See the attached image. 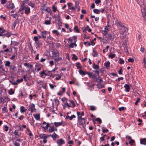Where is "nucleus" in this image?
<instances>
[{
    "mask_svg": "<svg viewBox=\"0 0 146 146\" xmlns=\"http://www.w3.org/2000/svg\"><path fill=\"white\" fill-rule=\"evenodd\" d=\"M110 62L108 61L107 62H106L104 63V65L106 68H108L110 67Z\"/></svg>",
    "mask_w": 146,
    "mask_h": 146,
    "instance_id": "obj_22",
    "label": "nucleus"
},
{
    "mask_svg": "<svg viewBox=\"0 0 146 146\" xmlns=\"http://www.w3.org/2000/svg\"><path fill=\"white\" fill-rule=\"evenodd\" d=\"M76 66L78 69H79L82 68L79 62H77L76 64Z\"/></svg>",
    "mask_w": 146,
    "mask_h": 146,
    "instance_id": "obj_23",
    "label": "nucleus"
},
{
    "mask_svg": "<svg viewBox=\"0 0 146 146\" xmlns=\"http://www.w3.org/2000/svg\"><path fill=\"white\" fill-rule=\"evenodd\" d=\"M10 90H11V91H9V94L10 95H12L14 93V91L12 90V89H11Z\"/></svg>",
    "mask_w": 146,
    "mask_h": 146,
    "instance_id": "obj_54",
    "label": "nucleus"
},
{
    "mask_svg": "<svg viewBox=\"0 0 146 146\" xmlns=\"http://www.w3.org/2000/svg\"><path fill=\"white\" fill-rule=\"evenodd\" d=\"M92 67L94 69H99V66L98 65H96L95 63H93L92 65Z\"/></svg>",
    "mask_w": 146,
    "mask_h": 146,
    "instance_id": "obj_17",
    "label": "nucleus"
},
{
    "mask_svg": "<svg viewBox=\"0 0 146 146\" xmlns=\"http://www.w3.org/2000/svg\"><path fill=\"white\" fill-rule=\"evenodd\" d=\"M79 73L81 75H85L86 74V72L83 71L81 69H80L78 70Z\"/></svg>",
    "mask_w": 146,
    "mask_h": 146,
    "instance_id": "obj_14",
    "label": "nucleus"
},
{
    "mask_svg": "<svg viewBox=\"0 0 146 146\" xmlns=\"http://www.w3.org/2000/svg\"><path fill=\"white\" fill-rule=\"evenodd\" d=\"M70 102V103L72 105V108L75 107L76 106L75 104L74 103V102L73 100H69Z\"/></svg>",
    "mask_w": 146,
    "mask_h": 146,
    "instance_id": "obj_36",
    "label": "nucleus"
},
{
    "mask_svg": "<svg viewBox=\"0 0 146 146\" xmlns=\"http://www.w3.org/2000/svg\"><path fill=\"white\" fill-rule=\"evenodd\" d=\"M57 143L58 146H60L62 145V144H64V141L62 139H58L57 141Z\"/></svg>",
    "mask_w": 146,
    "mask_h": 146,
    "instance_id": "obj_2",
    "label": "nucleus"
},
{
    "mask_svg": "<svg viewBox=\"0 0 146 146\" xmlns=\"http://www.w3.org/2000/svg\"><path fill=\"white\" fill-rule=\"evenodd\" d=\"M7 7L11 9H12L14 7V5L12 2L9 1L7 4Z\"/></svg>",
    "mask_w": 146,
    "mask_h": 146,
    "instance_id": "obj_3",
    "label": "nucleus"
},
{
    "mask_svg": "<svg viewBox=\"0 0 146 146\" xmlns=\"http://www.w3.org/2000/svg\"><path fill=\"white\" fill-rule=\"evenodd\" d=\"M119 63L121 64H123L124 63V60L121 59H120L119 60Z\"/></svg>",
    "mask_w": 146,
    "mask_h": 146,
    "instance_id": "obj_61",
    "label": "nucleus"
},
{
    "mask_svg": "<svg viewBox=\"0 0 146 146\" xmlns=\"http://www.w3.org/2000/svg\"><path fill=\"white\" fill-rule=\"evenodd\" d=\"M5 30L2 29L1 28H0V36H3V33H4Z\"/></svg>",
    "mask_w": 146,
    "mask_h": 146,
    "instance_id": "obj_16",
    "label": "nucleus"
},
{
    "mask_svg": "<svg viewBox=\"0 0 146 146\" xmlns=\"http://www.w3.org/2000/svg\"><path fill=\"white\" fill-rule=\"evenodd\" d=\"M25 8V7L23 5L21 6V8L20 9L19 11H21L24 9Z\"/></svg>",
    "mask_w": 146,
    "mask_h": 146,
    "instance_id": "obj_59",
    "label": "nucleus"
},
{
    "mask_svg": "<svg viewBox=\"0 0 146 146\" xmlns=\"http://www.w3.org/2000/svg\"><path fill=\"white\" fill-rule=\"evenodd\" d=\"M103 80L99 76L98 78H96V81L98 82L101 83V82H103Z\"/></svg>",
    "mask_w": 146,
    "mask_h": 146,
    "instance_id": "obj_21",
    "label": "nucleus"
},
{
    "mask_svg": "<svg viewBox=\"0 0 146 146\" xmlns=\"http://www.w3.org/2000/svg\"><path fill=\"white\" fill-rule=\"evenodd\" d=\"M124 88L126 92H129L130 88L128 84H125L124 85Z\"/></svg>",
    "mask_w": 146,
    "mask_h": 146,
    "instance_id": "obj_5",
    "label": "nucleus"
},
{
    "mask_svg": "<svg viewBox=\"0 0 146 146\" xmlns=\"http://www.w3.org/2000/svg\"><path fill=\"white\" fill-rule=\"evenodd\" d=\"M40 75H41L40 77H42L43 75H47V74L44 72V71H42L40 73Z\"/></svg>",
    "mask_w": 146,
    "mask_h": 146,
    "instance_id": "obj_37",
    "label": "nucleus"
},
{
    "mask_svg": "<svg viewBox=\"0 0 146 146\" xmlns=\"http://www.w3.org/2000/svg\"><path fill=\"white\" fill-rule=\"evenodd\" d=\"M39 137L40 139H43L47 138L46 135L45 134H40L39 135Z\"/></svg>",
    "mask_w": 146,
    "mask_h": 146,
    "instance_id": "obj_8",
    "label": "nucleus"
},
{
    "mask_svg": "<svg viewBox=\"0 0 146 146\" xmlns=\"http://www.w3.org/2000/svg\"><path fill=\"white\" fill-rule=\"evenodd\" d=\"M108 35L109 36L108 38L110 39L112 41L114 40V36L113 35L110 33H108Z\"/></svg>",
    "mask_w": 146,
    "mask_h": 146,
    "instance_id": "obj_11",
    "label": "nucleus"
},
{
    "mask_svg": "<svg viewBox=\"0 0 146 146\" xmlns=\"http://www.w3.org/2000/svg\"><path fill=\"white\" fill-rule=\"evenodd\" d=\"M52 9H53V11L54 12H55L57 10V8L54 6H53Z\"/></svg>",
    "mask_w": 146,
    "mask_h": 146,
    "instance_id": "obj_53",
    "label": "nucleus"
},
{
    "mask_svg": "<svg viewBox=\"0 0 146 146\" xmlns=\"http://www.w3.org/2000/svg\"><path fill=\"white\" fill-rule=\"evenodd\" d=\"M23 78H21L20 79H18L17 80V82L19 83H20V82H23Z\"/></svg>",
    "mask_w": 146,
    "mask_h": 146,
    "instance_id": "obj_55",
    "label": "nucleus"
},
{
    "mask_svg": "<svg viewBox=\"0 0 146 146\" xmlns=\"http://www.w3.org/2000/svg\"><path fill=\"white\" fill-rule=\"evenodd\" d=\"M29 109H31V112H33L34 111V110H35V106L34 104H31L30 106Z\"/></svg>",
    "mask_w": 146,
    "mask_h": 146,
    "instance_id": "obj_4",
    "label": "nucleus"
},
{
    "mask_svg": "<svg viewBox=\"0 0 146 146\" xmlns=\"http://www.w3.org/2000/svg\"><path fill=\"white\" fill-rule=\"evenodd\" d=\"M27 110L26 109H25L24 106H21V113H24Z\"/></svg>",
    "mask_w": 146,
    "mask_h": 146,
    "instance_id": "obj_19",
    "label": "nucleus"
},
{
    "mask_svg": "<svg viewBox=\"0 0 146 146\" xmlns=\"http://www.w3.org/2000/svg\"><path fill=\"white\" fill-rule=\"evenodd\" d=\"M54 59L55 60V62H57L60 60H61L62 59V58L61 57H57L56 58H54Z\"/></svg>",
    "mask_w": 146,
    "mask_h": 146,
    "instance_id": "obj_18",
    "label": "nucleus"
},
{
    "mask_svg": "<svg viewBox=\"0 0 146 146\" xmlns=\"http://www.w3.org/2000/svg\"><path fill=\"white\" fill-rule=\"evenodd\" d=\"M86 30L88 31L89 32H90L92 30L89 27V26L88 25H87L86 28Z\"/></svg>",
    "mask_w": 146,
    "mask_h": 146,
    "instance_id": "obj_38",
    "label": "nucleus"
},
{
    "mask_svg": "<svg viewBox=\"0 0 146 146\" xmlns=\"http://www.w3.org/2000/svg\"><path fill=\"white\" fill-rule=\"evenodd\" d=\"M30 12V9L29 7H27L25 8V13L26 14H28Z\"/></svg>",
    "mask_w": 146,
    "mask_h": 146,
    "instance_id": "obj_20",
    "label": "nucleus"
},
{
    "mask_svg": "<svg viewBox=\"0 0 146 146\" xmlns=\"http://www.w3.org/2000/svg\"><path fill=\"white\" fill-rule=\"evenodd\" d=\"M52 138H57V136H58V135L55 133H54L53 134H52Z\"/></svg>",
    "mask_w": 146,
    "mask_h": 146,
    "instance_id": "obj_29",
    "label": "nucleus"
},
{
    "mask_svg": "<svg viewBox=\"0 0 146 146\" xmlns=\"http://www.w3.org/2000/svg\"><path fill=\"white\" fill-rule=\"evenodd\" d=\"M74 30H76L77 33H79V30L78 29V27L77 26H75L74 28Z\"/></svg>",
    "mask_w": 146,
    "mask_h": 146,
    "instance_id": "obj_34",
    "label": "nucleus"
},
{
    "mask_svg": "<svg viewBox=\"0 0 146 146\" xmlns=\"http://www.w3.org/2000/svg\"><path fill=\"white\" fill-rule=\"evenodd\" d=\"M62 124V122H55L54 123V125L56 127H58L59 126L61 125Z\"/></svg>",
    "mask_w": 146,
    "mask_h": 146,
    "instance_id": "obj_15",
    "label": "nucleus"
},
{
    "mask_svg": "<svg viewBox=\"0 0 146 146\" xmlns=\"http://www.w3.org/2000/svg\"><path fill=\"white\" fill-rule=\"evenodd\" d=\"M1 3L2 4H4L6 2V0H1Z\"/></svg>",
    "mask_w": 146,
    "mask_h": 146,
    "instance_id": "obj_64",
    "label": "nucleus"
},
{
    "mask_svg": "<svg viewBox=\"0 0 146 146\" xmlns=\"http://www.w3.org/2000/svg\"><path fill=\"white\" fill-rule=\"evenodd\" d=\"M103 35L106 36L108 34V31H106V30H105V31H103Z\"/></svg>",
    "mask_w": 146,
    "mask_h": 146,
    "instance_id": "obj_40",
    "label": "nucleus"
},
{
    "mask_svg": "<svg viewBox=\"0 0 146 146\" xmlns=\"http://www.w3.org/2000/svg\"><path fill=\"white\" fill-rule=\"evenodd\" d=\"M11 35L10 33H7L6 34H3V36H4V37H9L11 36Z\"/></svg>",
    "mask_w": 146,
    "mask_h": 146,
    "instance_id": "obj_25",
    "label": "nucleus"
},
{
    "mask_svg": "<svg viewBox=\"0 0 146 146\" xmlns=\"http://www.w3.org/2000/svg\"><path fill=\"white\" fill-rule=\"evenodd\" d=\"M140 99L139 98H137V100L135 102V105H137L138 102H139V101Z\"/></svg>",
    "mask_w": 146,
    "mask_h": 146,
    "instance_id": "obj_62",
    "label": "nucleus"
},
{
    "mask_svg": "<svg viewBox=\"0 0 146 146\" xmlns=\"http://www.w3.org/2000/svg\"><path fill=\"white\" fill-rule=\"evenodd\" d=\"M4 127L5 129H4V130L6 131H7L8 130L9 127L7 125L4 126Z\"/></svg>",
    "mask_w": 146,
    "mask_h": 146,
    "instance_id": "obj_58",
    "label": "nucleus"
},
{
    "mask_svg": "<svg viewBox=\"0 0 146 146\" xmlns=\"http://www.w3.org/2000/svg\"><path fill=\"white\" fill-rule=\"evenodd\" d=\"M51 19L49 21L45 20V24L46 25H48L50 23Z\"/></svg>",
    "mask_w": 146,
    "mask_h": 146,
    "instance_id": "obj_31",
    "label": "nucleus"
},
{
    "mask_svg": "<svg viewBox=\"0 0 146 146\" xmlns=\"http://www.w3.org/2000/svg\"><path fill=\"white\" fill-rule=\"evenodd\" d=\"M34 40L35 41V42H38V37L37 36H35L34 37Z\"/></svg>",
    "mask_w": 146,
    "mask_h": 146,
    "instance_id": "obj_41",
    "label": "nucleus"
},
{
    "mask_svg": "<svg viewBox=\"0 0 146 146\" xmlns=\"http://www.w3.org/2000/svg\"><path fill=\"white\" fill-rule=\"evenodd\" d=\"M102 130L103 132L104 133L105 132H108L109 131V130L108 129H102Z\"/></svg>",
    "mask_w": 146,
    "mask_h": 146,
    "instance_id": "obj_63",
    "label": "nucleus"
},
{
    "mask_svg": "<svg viewBox=\"0 0 146 146\" xmlns=\"http://www.w3.org/2000/svg\"><path fill=\"white\" fill-rule=\"evenodd\" d=\"M24 65L25 66L30 68L31 69H32L33 67V65L30 64L29 63H25L24 64Z\"/></svg>",
    "mask_w": 146,
    "mask_h": 146,
    "instance_id": "obj_6",
    "label": "nucleus"
},
{
    "mask_svg": "<svg viewBox=\"0 0 146 146\" xmlns=\"http://www.w3.org/2000/svg\"><path fill=\"white\" fill-rule=\"evenodd\" d=\"M116 24L117 25L121 26V27H124V25H123L122 23H120L118 21L117 22Z\"/></svg>",
    "mask_w": 146,
    "mask_h": 146,
    "instance_id": "obj_26",
    "label": "nucleus"
},
{
    "mask_svg": "<svg viewBox=\"0 0 146 146\" xmlns=\"http://www.w3.org/2000/svg\"><path fill=\"white\" fill-rule=\"evenodd\" d=\"M33 116L36 120H40V114H36L34 115Z\"/></svg>",
    "mask_w": 146,
    "mask_h": 146,
    "instance_id": "obj_10",
    "label": "nucleus"
},
{
    "mask_svg": "<svg viewBox=\"0 0 146 146\" xmlns=\"http://www.w3.org/2000/svg\"><path fill=\"white\" fill-rule=\"evenodd\" d=\"M17 23L18 22L17 21H15V22H14L13 23V27H14V28H15V27L16 26V25L17 24Z\"/></svg>",
    "mask_w": 146,
    "mask_h": 146,
    "instance_id": "obj_60",
    "label": "nucleus"
},
{
    "mask_svg": "<svg viewBox=\"0 0 146 146\" xmlns=\"http://www.w3.org/2000/svg\"><path fill=\"white\" fill-rule=\"evenodd\" d=\"M78 121L79 122V124L80 125H83L85 123V121H84L82 119H80Z\"/></svg>",
    "mask_w": 146,
    "mask_h": 146,
    "instance_id": "obj_13",
    "label": "nucleus"
},
{
    "mask_svg": "<svg viewBox=\"0 0 146 146\" xmlns=\"http://www.w3.org/2000/svg\"><path fill=\"white\" fill-rule=\"evenodd\" d=\"M93 12L96 14H99L100 12V10L97 9H94L93 10Z\"/></svg>",
    "mask_w": 146,
    "mask_h": 146,
    "instance_id": "obj_24",
    "label": "nucleus"
},
{
    "mask_svg": "<svg viewBox=\"0 0 146 146\" xmlns=\"http://www.w3.org/2000/svg\"><path fill=\"white\" fill-rule=\"evenodd\" d=\"M2 111L3 112H7V110L5 107L3 108L2 109Z\"/></svg>",
    "mask_w": 146,
    "mask_h": 146,
    "instance_id": "obj_52",
    "label": "nucleus"
},
{
    "mask_svg": "<svg viewBox=\"0 0 146 146\" xmlns=\"http://www.w3.org/2000/svg\"><path fill=\"white\" fill-rule=\"evenodd\" d=\"M86 74H88L89 76L91 77H92V74L90 72H86Z\"/></svg>",
    "mask_w": 146,
    "mask_h": 146,
    "instance_id": "obj_49",
    "label": "nucleus"
},
{
    "mask_svg": "<svg viewBox=\"0 0 146 146\" xmlns=\"http://www.w3.org/2000/svg\"><path fill=\"white\" fill-rule=\"evenodd\" d=\"M53 55L54 58H56L57 57H58L59 56V53L58 51L53 52Z\"/></svg>",
    "mask_w": 146,
    "mask_h": 146,
    "instance_id": "obj_7",
    "label": "nucleus"
},
{
    "mask_svg": "<svg viewBox=\"0 0 146 146\" xmlns=\"http://www.w3.org/2000/svg\"><path fill=\"white\" fill-rule=\"evenodd\" d=\"M143 63H144V66H145L146 64V58H144L143 59Z\"/></svg>",
    "mask_w": 146,
    "mask_h": 146,
    "instance_id": "obj_43",
    "label": "nucleus"
},
{
    "mask_svg": "<svg viewBox=\"0 0 146 146\" xmlns=\"http://www.w3.org/2000/svg\"><path fill=\"white\" fill-rule=\"evenodd\" d=\"M72 58L75 59V60H76L78 59V57L75 54H74L73 55Z\"/></svg>",
    "mask_w": 146,
    "mask_h": 146,
    "instance_id": "obj_45",
    "label": "nucleus"
},
{
    "mask_svg": "<svg viewBox=\"0 0 146 146\" xmlns=\"http://www.w3.org/2000/svg\"><path fill=\"white\" fill-rule=\"evenodd\" d=\"M11 63L9 61H6V63L5 64V66H9Z\"/></svg>",
    "mask_w": 146,
    "mask_h": 146,
    "instance_id": "obj_30",
    "label": "nucleus"
},
{
    "mask_svg": "<svg viewBox=\"0 0 146 146\" xmlns=\"http://www.w3.org/2000/svg\"><path fill=\"white\" fill-rule=\"evenodd\" d=\"M128 61L129 62H133L134 61V60L133 58H129L128 59Z\"/></svg>",
    "mask_w": 146,
    "mask_h": 146,
    "instance_id": "obj_51",
    "label": "nucleus"
},
{
    "mask_svg": "<svg viewBox=\"0 0 146 146\" xmlns=\"http://www.w3.org/2000/svg\"><path fill=\"white\" fill-rule=\"evenodd\" d=\"M52 33H55V34H56V35H59V33L58 32V31L56 30H53L52 31Z\"/></svg>",
    "mask_w": 146,
    "mask_h": 146,
    "instance_id": "obj_46",
    "label": "nucleus"
},
{
    "mask_svg": "<svg viewBox=\"0 0 146 146\" xmlns=\"http://www.w3.org/2000/svg\"><path fill=\"white\" fill-rule=\"evenodd\" d=\"M115 54H110L109 55V57L111 58H113L115 57Z\"/></svg>",
    "mask_w": 146,
    "mask_h": 146,
    "instance_id": "obj_35",
    "label": "nucleus"
},
{
    "mask_svg": "<svg viewBox=\"0 0 146 146\" xmlns=\"http://www.w3.org/2000/svg\"><path fill=\"white\" fill-rule=\"evenodd\" d=\"M19 44V42L11 41V44L14 46H17Z\"/></svg>",
    "mask_w": 146,
    "mask_h": 146,
    "instance_id": "obj_9",
    "label": "nucleus"
},
{
    "mask_svg": "<svg viewBox=\"0 0 146 146\" xmlns=\"http://www.w3.org/2000/svg\"><path fill=\"white\" fill-rule=\"evenodd\" d=\"M77 114L78 117V120H79L81 117V116L80 114V112L77 111Z\"/></svg>",
    "mask_w": 146,
    "mask_h": 146,
    "instance_id": "obj_27",
    "label": "nucleus"
},
{
    "mask_svg": "<svg viewBox=\"0 0 146 146\" xmlns=\"http://www.w3.org/2000/svg\"><path fill=\"white\" fill-rule=\"evenodd\" d=\"M90 110L92 111H94L96 110V108L94 106H90Z\"/></svg>",
    "mask_w": 146,
    "mask_h": 146,
    "instance_id": "obj_32",
    "label": "nucleus"
},
{
    "mask_svg": "<svg viewBox=\"0 0 146 146\" xmlns=\"http://www.w3.org/2000/svg\"><path fill=\"white\" fill-rule=\"evenodd\" d=\"M43 124L46 125L45 126L44 125H42V127L44 129H47L49 127V129L48 130V131L49 133H51L55 130L57 131V129L56 128H55L54 125H50V124L49 123H46L45 121H44L43 122Z\"/></svg>",
    "mask_w": 146,
    "mask_h": 146,
    "instance_id": "obj_1",
    "label": "nucleus"
},
{
    "mask_svg": "<svg viewBox=\"0 0 146 146\" xmlns=\"http://www.w3.org/2000/svg\"><path fill=\"white\" fill-rule=\"evenodd\" d=\"M93 55L94 56H98V53L94 50H93Z\"/></svg>",
    "mask_w": 146,
    "mask_h": 146,
    "instance_id": "obj_28",
    "label": "nucleus"
},
{
    "mask_svg": "<svg viewBox=\"0 0 146 146\" xmlns=\"http://www.w3.org/2000/svg\"><path fill=\"white\" fill-rule=\"evenodd\" d=\"M76 117L75 115H73L70 117V120H71L73 118H75Z\"/></svg>",
    "mask_w": 146,
    "mask_h": 146,
    "instance_id": "obj_44",
    "label": "nucleus"
},
{
    "mask_svg": "<svg viewBox=\"0 0 146 146\" xmlns=\"http://www.w3.org/2000/svg\"><path fill=\"white\" fill-rule=\"evenodd\" d=\"M101 0H96L95 1V2L96 4H98L101 2Z\"/></svg>",
    "mask_w": 146,
    "mask_h": 146,
    "instance_id": "obj_56",
    "label": "nucleus"
},
{
    "mask_svg": "<svg viewBox=\"0 0 146 146\" xmlns=\"http://www.w3.org/2000/svg\"><path fill=\"white\" fill-rule=\"evenodd\" d=\"M56 18L57 19V20L58 21H60V16L59 14H58L57 16H56Z\"/></svg>",
    "mask_w": 146,
    "mask_h": 146,
    "instance_id": "obj_42",
    "label": "nucleus"
},
{
    "mask_svg": "<svg viewBox=\"0 0 146 146\" xmlns=\"http://www.w3.org/2000/svg\"><path fill=\"white\" fill-rule=\"evenodd\" d=\"M119 110L120 111L124 110V107H119Z\"/></svg>",
    "mask_w": 146,
    "mask_h": 146,
    "instance_id": "obj_57",
    "label": "nucleus"
},
{
    "mask_svg": "<svg viewBox=\"0 0 146 146\" xmlns=\"http://www.w3.org/2000/svg\"><path fill=\"white\" fill-rule=\"evenodd\" d=\"M36 83L37 84H39L40 85H42L43 84V82L42 81L39 80L36 82Z\"/></svg>",
    "mask_w": 146,
    "mask_h": 146,
    "instance_id": "obj_47",
    "label": "nucleus"
},
{
    "mask_svg": "<svg viewBox=\"0 0 146 146\" xmlns=\"http://www.w3.org/2000/svg\"><path fill=\"white\" fill-rule=\"evenodd\" d=\"M96 121H98L99 123H102V120L100 118H98L96 119Z\"/></svg>",
    "mask_w": 146,
    "mask_h": 146,
    "instance_id": "obj_48",
    "label": "nucleus"
},
{
    "mask_svg": "<svg viewBox=\"0 0 146 146\" xmlns=\"http://www.w3.org/2000/svg\"><path fill=\"white\" fill-rule=\"evenodd\" d=\"M135 142V141L133 140L132 139H131L129 142V143L131 145H133V143H134Z\"/></svg>",
    "mask_w": 146,
    "mask_h": 146,
    "instance_id": "obj_39",
    "label": "nucleus"
},
{
    "mask_svg": "<svg viewBox=\"0 0 146 146\" xmlns=\"http://www.w3.org/2000/svg\"><path fill=\"white\" fill-rule=\"evenodd\" d=\"M64 104L67 106V107L68 108V109H69V108L70 107H72V106H71L69 105L67 102H66V103H65Z\"/></svg>",
    "mask_w": 146,
    "mask_h": 146,
    "instance_id": "obj_33",
    "label": "nucleus"
},
{
    "mask_svg": "<svg viewBox=\"0 0 146 146\" xmlns=\"http://www.w3.org/2000/svg\"><path fill=\"white\" fill-rule=\"evenodd\" d=\"M146 138H144L141 139L140 143L141 144L146 145Z\"/></svg>",
    "mask_w": 146,
    "mask_h": 146,
    "instance_id": "obj_12",
    "label": "nucleus"
},
{
    "mask_svg": "<svg viewBox=\"0 0 146 146\" xmlns=\"http://www.w3.org/2000/svg\"><path fill=\"white\" fill-rule=\"evenodd\" d=\"M74 47V43H71L69 46V48H73Z\"/></svg>",
    "mask_w": 146,
    "mask_h": 146,
    "instance_id": "obj_50",
    "label": "nucleus"
}]
</instances>
